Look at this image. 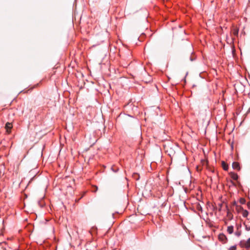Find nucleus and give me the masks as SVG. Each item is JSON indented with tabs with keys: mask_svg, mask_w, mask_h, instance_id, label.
<instances>
[{
	"mask_svg": "<svg viewBox=\"0 0 250 250\" xmlns=\"http://www.w3.org/2000/svg\"><path fill=\"white\" fill-rule=\"evenodd\" d=\"M240 245L242 247L248 249L250 248V238H249L247 241H241Z\"/></svg>",
	"mask_w": 250,
	"mask_h": 250,
	"instance_id": "1",
	"label": "nucleus"
},
{
	"mask_svg": "<svg viewBox=\"0 0 250 250\" xmlns=\"http://www.w3.org/2000/svg\"><path fill=\"white\" fill-rule=\"evenodd\" d=\"M218 239L223 244L226 243L228 241L227 236L223 233H220L219 234Z\"/></svg>",
	"mask_w": 250,
	"mask_h": 250,
	"instance_id": "2",
	"label": "nucleus"
},
{
	"mask_svg": "<svg viewBox=\"0 0 250 250\" xmlns=\"http://www.w3.org/2000/svg\"><path fill=\"white\" fill-rule=\"evenodd\" d=\"M232 168L234 169H235L237 170H240L241 169L240 165H239V163H238V162H233L232 163Z\"/></svg>",
	"mask_w": 250,
	"mask_h": 250,
	"instance_id": "3",
	"label": "nucleus"
},
{
	"mask_svg": "<svg viewBox=\"0 0 250 250\" xmlns=\"http://www.w3.org/2000/svg\"><path fill=\"white\" fill-rule=\"evenodd\" d=\"M229 175L230 177L234 180H237L238 178V176L236 173L230 172Z\"/></svg>",
	"mask_w": 250,
	"mask_h": 250,
	"instance_id": "4",
	"label": "nucleus"
},
{
	"mask_svg": "<svg viewBox=\"0 0 250 250\" xmlns=\"http://www.w3.org/2000/svg\"><path fill=\"white\" fill-rule=\"evenodd\" d=\"M12 125L11 123H7L5 125V129H6L7 130V132L9 133L10 132V130L12 128Z\"/></svg>",
	"mask_w": 250,
	"mask_h": 250,
	"instance_id": "5",
	"label": "nucleus"
},
{
	"mask_svg": "<svg viewBox=\"0 0 250 250\" xmlns=\"http://www.w3.org/2000/svg\"><path fill=\"white\" fill-rule=\"evenodd\" d=\"M227 232L230 234H232L233 232V226H228L227 228Z\"/></svg>",
	"mask_w": 250,
	"mask_h": 250,
	"instance_id": "6",
	"label": "nucleus"
},
{
	"mask_svg": "<svg viewBox=\"0 0 250 250\" xmlns=\"http://www.w3.org/2000/svg\"><path fill=\"white\" fill-rule=\"evenodd\" d=\"M248 215H249L248 211L247 210L243 209V212H242V216L244 217H247L248 216Z\"/></svg>",
	"mask_w": 250,
	"mask_h": 250,
	"instance_id": "7",
	"label": "nucleus"
},
{
	"mask_svg": "<svg viewBox=\"0 0 250 250\" xmlns=\"http://www.w3.org/2000/svg\"><path fill=\"white\" fill-rule=\"evenodd\" d=\"M226 209H227V215L230 218V219H231L232 218V215L231 214V213L229 211L228 206H226Z\"/></svg>",
	"mask_w": 250,
	"mask_h": 250,
	"instance_id": "8",
	"label": "nucleus"
},
{
	"mask_svg": "<svg viewBox=\"0 0 250 250\" xmlns=\"http://www.w3.org/2000/svg\"><path fill=\"white\" fill-rule=\"evenodd\" d=\"M222 167L225 170H227L228 169V166L224 161L222 162Z\"/></svg>",
	"mask_w": 250,
	"mask_h": 250,
	"instance_id": "9",
	"label": "nucleus"
},
{
	"mask_svg": "<svg viewBox=\"0 0 250 250\" xmlns=\"http://www.w3.org/2000/svg\"><path fill=\"white\" fill-rule=\"evenodd\" d=\"M241 230H237L235 233H234V234L235 236H236L237 237H239L241 235Z\"/></svg>",
	"mask_w": 250,
	"mask_h": 250,
	"instance_id": "10",
	"label": "nucleus"
},
{
	"mask_svg": "<svg viewBox=\"0 0 250 250\" xmlns=\"http://www.w3.org/2000/svg\"><path fill=\"white\" fill-rule=\"evenodd\" d=\"M229 250H236V246L234 245L229 248Z\"/></svg>",
	"mask_w": 250,
	"mask_h": 250,
	"instance_id": "11",
	"label": "nucleus"
},
{
	"mask_svg": "<svg viewBox=\"0 0 250 250\" xmlns=\"http://www.w3.org/2000/svg\"><path fill=\"white\" fill-rule=\"evenodd\" d=\"M238 34V30L236 29H234V31H233V34L235 35V36H237Z\"/></svg>",
	"mask_w": 250,
	"mask_h": 250,
	"instance_id": "12",
	"label": "nucleus"
},
{
	"mask_svg": "<svg viewBox=\"0 0 250 250\" xmlns=\"http://www.w3.org/2000/svg\"><path fill=\"white\" fill-rule=\"evenodd\" d=\"M245 229L247 231L250 230V226L248 225H245Z\"/></svg>",
	"mask_w": 250,
	"mask_h": 250,
	"instance_id": "13",
	"label": "nucleus"
},
{
	"mask_svg": "<svg viewBox=\"0 0 250 250\" xmlns=\"http://www.w3.org/2000/svg\"><path fill=\"white\" fill-rule=\"evenodd\" d=\"M236 226H237V230H239V228L241 227V225H237Z\"/></svg>",
	"mask_w": 250,
	"mask_h": 250,
	"instance_id": "14",
	"label": "nucleus"
},
{
	"mask_svg": "<svg viewBox=\"0 0 250 250\" xmlns=\"http://www.w3.org/2000/svg\"><path fill=\"white\" fill-rule=\"evenodd\" d=\"M220 208L219 209V210H220H220H221V209L222 204H220Z\"/></svg>",
	"mask_w": 250,
	"mask_h": 250,
	"instance_id": "15",
	"label": "nucleus"
},
{
	"mask_svg": "<svg viewBox=\"0 0 250 250\" xmlns=\"http://www.w3.org/2000/svg\"><path fill=\"white\" fill-rule=\"evenodd\" d=\"M98 189L97 187H96V189H95V192Z\"/></svg>",
	"mask_w": 250,
	"mask_h": 250,
	"instance_id": "16",
	"label": "nucleus"
}]
</instances>
